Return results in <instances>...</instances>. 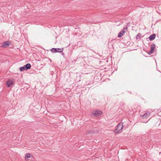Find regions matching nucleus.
Wrapping results in <instances>:
<instances>
[{
	"label": "nucleus",
	"instance_id": "obj_1",
	"mask_svg": "<svg viewBox=\"0 0 161 161\" xmlns=\"http://www.w3.org/2000/svg\"><path fill=\"white\" fill-rule=\"evenodd\" d=\"M123 128V123H120L116 127L114 132L116 134H118L122 132Z\"/></svg>",
	"mask_w": 161,
	"mask_h": 161
},
{
	"label": "nucleus",
	"instance_id": "obj_2",
	"mask_svg": "<svg viewBox=\"0 0 161 161\" xmlns=\"http://www.w3.org/2000/svg\"><path fill=\"white\" fill-rule=\"evenodd\" d=\"M31 64L29 63L27 64L24 66L19 68V70L22 71L24 70H26L31 69Z\"/></svg>",
	"mask_w": 161,
	"mask_h": 161
},
{
	"label": "nucleus",
	"instance_id": "obj_3",
	"mask_svg": "<svg viewBox=\"0 0 161 161\" xmlns=\"http://www.w3.org/2000/svg\"><path fill=\"white\" fill-rule=\"evenodd\" d=\"M91 114L93 117L99 116L103 114V112L99 110H97L93 111Z\"/></svg>",
	"mask_w": 161,
	"mask_h": 161
},
{
	"label": "nucleus",
	"instance_id": "obj_4",
	"mask_svg": "<svg viewBox=\"0 0 161 161\" xmlns=\"http://www.w3.org/2000/svg\"><path fill=\"white\" fill-rule=\"evenodd\" d=\"M127 29V27L124 28L118 34V37H121L126 32Z\"/></svg>",
	"mask_w": 161,
	"mask_h": 161
},
{
	"label": "nucleus",
	"instance_id": "obj_5",
	"mask_svg": "<svg viewBox=\"0 0 161 161\" xmlns=\"http://www.w3.org/2000/svg\"><path fill=\"white\" fill-rule=\"evenodd\" d=\"M155 47V45L154 43H153L150 46L151 50L150 51H148L147 53L149 55H151L153 53L154 51V49Z\"/></svg>",
	"mask_w": 161,
	"mask_h": 161
},
{
	"label": "nucleus",
	"instance_id": "obj_6",
	"mask_svg": "<svg viewBox=\"0 0 161 161\" xmlns=\"http://www.w3.org/2000/svg\"><path fill=\"white\" fill-rule=\"evenodd\" d=\"M63 48H52L51 49V51L53 53H55L57 52L60 53L62 52L63 51Z\"/></svg>",
	"mask_w": 161,
	"mask_h": 161
},
{
	"label": "nucleus",
	"instance_id": "obj_7",
	"mask_svg": "<svg viewBox=\"0 0 161 161\" xmlns=\"http://www.w3.org/2000/svg\"><path fill=\"white\" fill-rule=\"evenodd\" d=\"M14 84V82L13 80H8L6 82V84L8 87L11 86Z\"/></svg>",
	"mask_w": 161,
	"mask_h": 161
},
{
	"label": "nucleus",
	"instance_id": "obj_8",
	"mask_svg": "<svg viewBox=\"0 0 161 161\" xmlns=\"http://www.w3.org/2000/svg\"><path fill=\"white\" fill-rule=\"evenodd\" d=\"M9 44L10 42L8 41H6L3 43L1 47H7L9 45Z\"/></svg>",
	"mask_w": 161,
	"mask_h": 161
},
{
	"label": "nucleus",
	"instance_id": "obj_9",
	"mask_svg": "<svg viewBox=\"0 0 161 161\" xmlns=\"http://www.w3.org/2000/svg\"><path fill=\"white\" fill-rule=\"evenodd\" d=\"M75 62H77V64H80L83 61L84 59L82 57H78L75 60H74Z\"/></svg>",
	"mask_w": 161,
	"mask_h": 161
},
{
	"label": "nucleus",
	"instance_id": "obj_10",
	"mask_svg": "<svg viewBox=\"0 0 161 161\" xmlns=\"http://www.w3.org/2000/svg\"><path fill=\"white\" fill-rule=\"evenodd\" d=\"M150 114L151 113L150 112L146 113L142 115V118L143 119L147 118V117L149 116Z\"/></svg>",
	"mask_w": 161,
	"mask_h": 161
},
{
	"label": "nucleus",
	"instance_id": "obj_11",
	"mask_svg": "<svg viewBox=\"0 0 161 161\" xmlns=\"http://www.w3.org/2000/svg\"><path fill=\"white\" fill-rule=\"evenodd\" d=\"M94 130H87V133H86V135H89V134H93L94 133Z\"/></svg>",
	"mask_w": 161,
	"mask_h": 161
},
{
	"label": "nucleus",
	"instance_id": "obj_12",
	"mask_svg": "<svg viewBox=\"0 0 161 161\" xmlns=\"http://www.w3.org/2000/svg\"><path fill=\"white\" fill-rule=\"evenodd\" d=\"M155 36L156 35L155 34H153L149 36V39L150 41H152L155 39Z\"/></svg>",
	"mask_w": 161,
	"mask_h": 161
},
{
	"label": "nucleus",
	"instance_id": "obj_13",
	"mask_svg": "<svg viewBox=\"0 0 161 161\" xmlns=\"http://www.w3.org/2000/svg\"><path fill=\"white\" fill-rule=\"evenodd\" d=\"M141 38V35L140 33H138L136 36V40L140 39Z\"/></svg>",
	"mask_w": 161,
	"mask_h": 161
},
{
	"label": "nucleus",
	"instance_id": "obj_14",
	"mask_svg": "<svg viewBox=\"0 0 161 161\" xmlns=\"http://www.w3.org/2000/svg\"><path fill=\"white\" fill-rule=\"evenodd\" d=\"M31 157V155L30 153H26L25 155V159L28 158H30Z\"/></svg>",
	"mask_w": 161,
	"mask_h": 161
}]
</instances>
